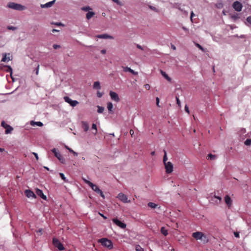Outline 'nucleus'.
<instances>
[{
    "label": "nucleus",
    "mask_w": 251,
    "mask_h": 251,
    "mask_svg": "<svg viewBox=\"0 0 251 251\" xmlns=\"http://www.w3.org/2000/svg\"><path fill=\"white\" fill-rule=\"evenodd\" d=\"M202 238L201 240L203 241L204 243H207L208 241V240L207 239V237L205 235L203 234V237H202Z\"/></svg>",
    "instance_id": "nucleus-38"
},
{
    "label": "nucleus",
    "mask_w": 251,
    "mask_h": 251,
    "mask_svg": "<svg viewBox=\"0 0 251 251\" xmlns=\"http://www.w3.org/2000/svg\"><path fill=\"white\" fill-rule=\"evenodd\" d=\"M244 143L246 146H250L251 145V139H247Z\"/></svg>",
    "instance_id": "nucleus-39"
},
{
    "label": "nucleus",
    "mask_w": 251,
    "mask_h": 251,
    "mask_svg": "<svg viewBox=\"0 0 251 251\" xmlns=\"http://www.w3.org/2000/svg\"><path fill=\"white\" fill-rule=\"evenodd\" d=\"M4 151V149L0 148V152H2Z\"/></svg>",
    "instance_id": "nucleus-63"
},
{
    "label": "nucleus",
    "mask_w": 251,
    "mask_h": 251,
    "mask_svg": "<svg viewBox=\"0 0 251 251\" xmlns=\"http://www.w3.org/2000/svg\"><path fill=\"white\" fill-rule=\"evenodd\" d=\"M112 1L119 5H122V3L119 0H112Z\"/></svg>",
    "instance_id": "nucleus-45"
},
{
    "label": "nucleus",
    "mask_w": 251,
    "mask_h": 251,
    "mask_svg": "<svg viewBox=\"0 0 251 251\" xmlns=\"http://www.w3.org/2000/svg\"><path fill=\"white\" fill-rule=\"evenodd\" d=\"M160 231L161 233L164 236H167L168 234L167 230H166L164 227H162L161 228Z\"/></svg>",
    "instance_id": "nucleus-29"
},
{
    "label": "nucleus",
    "mask_w": 251,
    "mask_h": 251,
    "mask_svg": "<svg viewBox=\"0 0 251 251\" xmlns=\"http://www.w3.org/2000/svg\"><path fill=\"white\" fill-rule=\"evenodd\" d=\"M176 103L179 106H180V101L179 100V99L178 98V97H176Z\"/></svg>",
    "instance_id": "nucleus-49"
},
{
    "label": "nucleus",
    "mask_w": 251,
    "mask_h": 251,
    "mask_svg": "<svg viewBox=\"0 0 251 251\" xmlns=\"http://www.w3.org/2000/svg\"><path fill=\"white\" fill-rule=\"evenodd\" d=\"M30 125L32 126H34L35 125H36L39 126H43V124L41 122H34V121H31Z\"/></svg>",
    "instance_id": "nucleus-24"
},
{
    "label": "nucleus",
    "mask_w": 251,
    "mask_h": 251,
    "mask_svg": "<svg viewBox=\"0 0 251 251\" xmlns=\"http://www.w3.org/2000/svg\"><path fill=\"white\" fill-rule=\"evenodd\" d=\"M95 13L92 11H89L86 14V18L88 20H90L91 18H92L95 15Z\"/></svg>",
    "instance_id": "nucleus-25"
},
{
    "label": "nucleus",
    "mask_w": 251,
    "mask_h": 251,
    "mask_svg": "<svg viewBox=\"0 0 251 251\" xmlns=\"http://www.w3.org/2000/svg\"><path fill=\"white\" fill-rule=\"evenodd\" d=\"M130 134L132 135L134 134V131L132 129H130L129 131Z\"/></svg>",
    "instance_id": "nucleus-60"
},
{
    "label": "nucleus",
    "mask_w": 251,
    "mask_h": 251,
    "mask_svg": "<svg viewBox=\"0 0 251 251\" xmlns=\"http://www.w3.org/2000/svg\"><path fill=\"white\" fill-rule=\"evenodd\" d=\"M51 151L54 153V155L58 159L62 156V155L60 154V153L57 151V150L55 148L52 149Z\"/></svg>",
    "instance_id": "nucleus-21"
},
{
    "label": "nucleus",
    "mask_w": 251,
    "mask_h": 251,
    "mask_svg": "<svg viewBox=\"0 0 251 251\" xmlns=\"http://www.w3.org/2000/svg\"><path fill=\"white\" fill-rule=\"evenodd\" d=\"M66 148L67 150H68V151H69L70 152L73 153V154H74L75 156H77L78 153H77V152H76L74 151L72 149H71V148H69V147H66Z\"/></svg>",
    "instance_id": "nucleus-34"
},
{
    "label": "nucleus",
    "mask_w": 251,
    "mask_h": 251,
    "mask_svg": "<svg viewBox=\"0 0 251 251\" xmlns=\"http://www.w3.org/2000/svg\"><path fill=\"white\" fill-rule=\"evenodd\" d=\"M55 0H53L52 1H50L49 2L46 3L45 4H41V7L42 8H48L51 7L53 3H54Z\"/></svg>",
    "instance_id": "nucleus-19"
},
{
    "label": "nucleus",
    "mask_w": 251,
    "mask_h": 251,
    "mask_svg": "<svg viewBox=\"0 0 251 251\" xmlns=\"http://www.w3.org/2000/svg\"><path fill=\"white\" fill-rule=\"evenodd\" d=\"M117 198L124 203H129L130 200H128L127 197L122 193H120L118 195Z\"/></svg>",
    "instance_id": "nucleus-5"
},
{
    "label": "nucleus",
    "mask_w": 251,
    "mask_h": 251,
    "mask_svg": "<svg viewBox=\"0 0 251 251\" xmlns=\"http://www.w3.org/2000/svg\"><path fill=\"white\" fill-rule=\"evenodd\" d=\"M156 105L160 107V105H159V99L158 97L156 98Z\"/></svg>",
    "instance_id": "nucleus-43"
},
{
    "label": "nucleus",
    "mask_w": 251,
    "mask_h": 251,
    "mask_svg": "<svg viewBox=\"0 0 251 251\" xmlns=\"http://www.w3.org/2000/svg\"><path fill=\"white\" fill-rule=\"evenodd\" d=\"M217 156L216 155H213L211 153L208 154L206 157L207 159H210L211 160H215Z\"/></svg>",
    "instance_id": "nucleus-27"
},
{
    "label": "nucleus",
    "mask_w": 251,
    "mask_h": 251,
    "mask_svg": "<svg viewBox=\"0 0 251 251\" xmlns=\"http://www.w3.org/2000/svg\"><path fill=\"white\" fill-rule=\"evenodd\" d=\"M98 37L99 38H102V39H113V37L110 35H108L107 34H101L98 36Z\"/></svg>",
    "instance_id": "nucleus-23"
},
{
    "label": "nucleus",
    "mask_w": 251,
    "mask_h": 251,
    "mask_svg": "<svg viewBox=\"0 0 251 251\" xmlns=\"http://www.w3.org/2000/svg\"><path fill=\"white\" fill-rule=\"evenodd\" d=\"M107 107L109 112H112L113 109V104L111 102H108L107 104Z\"/></svg>",
    "instance_id": "nucleus-30"
},
{
    "label": "nucleus",
    "mask_w": 251,
    "mask_h": 251,
    "mask_svg": "<svg viewBox=\"0 0 251 251\" xmlns=\"http://www.w3.org/2000/svg\"><path fill=\"white\" fill-rule=\"evenodd\" d=\"M93 87L94 89H100V83L99 81H96L94 82L93 85Z\"/></svg>",
    "instance_id": "nucleus-28"
},
{
    "label": "nucleus",
    "mask_w": 251,
    "mask_h": 251,
    "mask_svg": "<svg viewBox=\"0 0 251 251\" xmlns=\"http://www.w3.org/2000/svg\"><path fill=\"white\" fill-rule=\"evenodd\" d=\"M92 8L89 6H84L81 8V10L85 11H89L90 10H91Z\"/></svg>",
    "instance_id": "nucleus-37"
},
{
    "label": "nucleus",
    "mask_w": 251,
    "mask_h": 251,
    "mask_svg": "<svg viewBox=\"0 0 251 251\" xmlns=\"http://www.w3.org/2000/svg\"><path fill=\"white\" fill-rule=\"evenodd\" d=\"M97 95L98 96V98H101L102 95H103V93H101L99 91H98L97 93Z\"/></svg>",
    "instance_id": "nucleus-44"
},
{
    "label": "nucleus",
    "mask_w": 251,
    "mask_h": 251,
    "mask_svg": "<svg viewBox=\"0 0 251 251\" xmlns=\"http://www.w3.org/2000/svg\"><path fill=\"white\" fill-rule=\"evenodd\" d=\"M33 154H34V155L35 156L36 159L37 160H38L39 159V157H38V154L37 153H35V152H32Z\"/></svg>",
    "instance_id": "nucleus-54"
},
{
    "label": "nucleus",
    "mask_w": 251,
    "mask_h": 251,
    "mask_svg": "<svg viewBox=\"0 0 251 251\" xmlns=\"http://www.w3.org/2000/svg\"><path fill=\"white\" fill-rule=\"evenodd\" d=\"M64 99L65 102L69 103L71 106L73 107L76 106L78 103V102L77 100H73L67 96L64 97Z\"/></svg>",
    "instance_id": "nucleus-9"
},
{
    "label": "nucleus",
    "mask_w": 251,
    "mask_h": 251,
    "mask_svg": "<svg viewBox=\"0 0 251 251\" xmlns=\"http://www.w3.org/2000/svg\"><path fill=\"white\" fill-rule=\"evenodd\" d=\"M25 193V196L28 198H36L35 194L30 190H26Z\"/></svg>",
    "instance_id": "nucleus-13"
},
{
    "label": "nucleus",
    "mask_w": 251,
    "mask_h": 251,
    "mask_svg": "<svg viewBox=\"0 0 251 251\" xmlns=\"http://www.w3.org/2000/svg\"><path fill=\"white\" fill-rule=\"evenodd\" d=\"M123 70L125 72H129L132 74L134 75H137V72H135L134 70H132L130 68L128 67H123Z\"/></svg>",
    "instance_id": "nucleus-16"
},
{
    "label": "nucleus",
    "mask_w": 251,
    "mask_h": 251,
    "mask_svg": "<svg viewBox=\"0 0 251 251\" xmlns=\"http://www.w3.org/2000/svg\"><path fill=\"white\" fill-rule=\"evenodd\" d=\"M59 176L62 179H63L65 182H68V180L66 179V177L65 176V175L63 173H59Z\"/></svg>",
    "instance_id": "nucleus-33"
},
{
    "label": "nucleus",
    "mask_w": 251,
    "mask_h": 251,
    "mask_svg": "<svg viewBox=\"0 0 251 251\" xmlns=\"http://www.w3.org/2000/svg\"><path fill=\"white\" fill-rule=\"evenodd\" d=\"M211 201H214L216 202V203L218 204L221 202L222 201V198L220 197L214 195V197L211 198Z\"/></svg>",
    "instance_id": "nucleus-18"
},
{
    "label": "nucleus",
    "mask_w": 251,
    "mask_h": 251,
    "mask_svg": "<svg viewBox=\"0 0 251 251\" xmlns=\"http://www.w3.org/2000/svg\"><path fill=\"white\" fill-rule=\"evenodd\" d=\"M109 96L111 99L116 102H119L120 100L118 95L116 92L110 91Z\"/></svg>",
    "instance_id": "nucleus-11"
},
{
    "label": "nucleus",
    "mask_w": 251,
    "mask_h": 251,
    "mask_svg": "<svg viewBox=\"0 0 251 251\" xmlns=\"http://www.w3.org/2000/svg\"><path fill=\"white\" fill-rule=\"evenodd\" d=\"M99 214L102 217H103L104 219H107V217H105L103 214H101L100 213H99Z\"/></svg>",
    "instance_id": "nucleus-58"
},
{
    "label": "nucleus",
    "mask_w": 251,
    "mask_h": 251,
    "mask_svg": "<svg viewBox=\"0 0 251 251\" xmlns=\"http://www.w3.org/2000/svg\"><path fill=\"white\" fill-rule=\"evenodd\" d=\"M225 202L229 208L232 205V200L228 195H226L225 198Z\"/></svg>",
    "instance_id": "nucleus-14"
},
{
    "label": "nucleus",
    "mask_w": 251,
    "mask_h": 251,
    "mask_svg": "<svg viewBox=\"0 0 251 251\" xmlns=\"http://www.w3.org/2000/svg\"><path fill=\"white\" fill-rule=\"evenodd\" d=\"M99 243H101V244L109 249H112L113 248V244L111 240H108L107 238H103L100 239L99 241Z\"/></svg>",
    "instance_id": "nucleus-2"
},
{
    "label": "nucleus",
    "mask_w": 251,
    "mask_h": 251,
    "mask_svg": "<svg viewBox=\"0 0 251 251\" xmlns=\"http://www.w3.org/2000/svg\"><path fill=\"white\" fill-rule=\"evenodd\" d=\"M7 72L10 73L11 74L12 73V69L10 66H7Z\"/></svg>",
    "instance_id": "nucleus-41"
},
{
    "label": "nucleus",
    "mask_w": 251,
    "mask_h": 251,
    "mask_svg": "<svg viewBox=\"0 0 251 251\" xmlns=\"http://www.w3.org/2000/svg\"><path fill=\"white\" fill-rule=\"evenodd\" d=\"M7 54L6 53H4L2 54V58L1 59L2 62H8V61L11 60L10 57H7ZM8 55H9L10 54L8 53Z\"/></svg>",
    "instance_id": "nucleus-20"
},
{
    "label": "nucleus",
    "mask_w": 251,
    "mask_h": 251,
    "mask_svg": "<svg viewBox=\"0 0 251 251\" xmlns=\"http://www.w3.org/2000/svg\"><path fill=\"white\" fill-rule=\"evenodd\" d=\"M98 107V112L99 113H102L104 111V108L102 106H97Z\"/></svg>",
    "instance_id": "nucleus-32"
},
{
    "label": "nucleus",
    "mask_w": 251,
    "mask_h": 251,
    "mask_svg": "<svg viewBox=\"0 0 251 251\" xmlns=\"http://www.w3.org/2000/svg\"><path fill=\"white\" fill-rule=\"evenodd\" d=\"M247 21L250 23V24H251V16H249L248 17H247V19H246Z\"/></svg>",
    "instance_id": "nucleus-52"
},
{
    "label": "nucleus",
    "mask_w": 251,
    "mask_h": 251,
    "mask_svg": "<svg viewBox=\"0 0 251 251\" xmlns=\"http://www.w3.org/2000/svg\"><path fill=\"white\" fill-rule=\"evenodd\" d=\"M57 31H58V30H56V29H53L52 30V32H57Z\"/></svg>",
    "instance_id": "nucleus-64"
},
{
    "label": "nucleus",
    "mask_w": 251,
    "mask_h": 251,
    "mask_svg": "<svg viewBox=\"0 0 251 251\" xmlns=\"http://www.w3.org/2000/svg\"><path fill=\"white\" fill-rule=\"evenodd\" d=\"M1 126L5 128V134H9L11 132L13 128L9 125H7L4 121L1 122Z\"/></svg>",
    "instance_id": "nucleus-6"
},
{
    "label": "nucleus",
    "mask_w": 251,
    "mask_h": 251,
    "mask_svg": "<svg viewBox=\"0 0 251 251\" xmlns=\"http://www.w3.org/2000/svg\"><path fill=\"white\" fill-rule=\"evenodd\" d=\"M164 151V155L163 157V163H164V164H165V163H167V160L168 158L167 157L166 151L165 150Z\"/></svg>",
    "instance_id": "nucleus-35"
},
{
    "label": "nucleus",
    "mask_w": 251,
    "mask_h": 251,
    "mask_svg": "<svg viewBox=\"0 0 251 251\" xmlns=\"http://www.w3.org/2000/svg\"><path fill=\"white\" fill-rule=\"evenodd\" d=\"M137 48H138L139 49H141L142 50H143V48L140 45H137Z\"/></svg>",
    "instance_id": "nucleus-59"
},
{
    "label": "nucleus",
    "mask_w": 251,
    "mask_h": 251,
    "mask_svg": "<svg viewBox=\"0 0 251 251\" xmlns=\"http://www.w3.org/2000/svg\"><path fill=\"white\" fill-rule=\"evenodd\" d=\"M113 222L116 224L117 226H119L120 227L124 229L126 227V224L122 222L117 218H114L112 220Z\"/></svg>",
    "instance_id": "nucleus-10"
},
{
    "label": "nucleus",
    "mask_w": 251,
    "mask_h": 251,
    "mask_svg": "<svg viewBox=\"0 0 251 251\" xmlns=\"http://www.w3.org/2000/svg\"><path fill=\"white\" fill-rule=\"evenodd\" d=\"M92 129L94 130V132H93V134H94L95 135H96L98 132L96 124H92Z\"/></svg>",
    "instance_id": "nucleus-31"
},
{
    "label": "nucleus",
    "mask_w": 251,
    "mask_h": 251,
    "mask_svg": "<svg viewBox=\"0 0 251 251\" xmlns=\"http://www.w3.org/2000/svg\"><path fill=\"white\" fill-rule=\"evenodd\" d=\"M232 7L236 11L240 12L242 10L243 6L240 2L236 1L233 3Z\"/></svg>",
    "instance_id": "nucleus-8"
},
{
    "label": "nucleus",
    "mask_w": 251,
    "mask_h": 251,
    "mask_svg": "<svg viewBox=\"0 0 251 251\" xmlns=\"http://www.w3.org/2000/svg\"><path fill=\"white\" fill-rule=\"evenodd\" d=\"M8 29H11V30H14L16 29V27L12 26H9L8 27Z\"/></svg>",
    "instance_id": "nucleus-56"
},
{
    "label": "nucleus",
    "mask_w": 251,
    "mask_h": 251,
    "mask_svg": "<svg viewBox=\"0 0 251 251\" xmlns=\"http://www.w3.org/2000/svg\"><path fill=\"white\" fill-rule=\"evenodd\" d=\"M37 233L40 235H42L43 234V229H39L37 231Z\"/></svg>",
    "instance_id": "nucleus-46"
},
{
    "label": "nucleus",
    "mask_w": 251,
    "mask_h": 251,
    "mask_svg": "<svg viewBox=\"0 0 251 251\" xmlns=\"http://www.w3.org/2000/svg\"><path fill=\"white\" fill-rule=\"evenodd\" d=\"M7 6L9 8L19 11H22L26 9L25 6L14 2H9Z\"/></svg>",
    "instance_id": "nucleus-3"
},
{
    "label": "nucleus",
    "mask_w": 251,
    "mask_h": 251,
    "mask_svg": "<svg viewBox=\"0 0 251 251\" xmlns=\"http://www.w3.org/2000/svg\"><path fill=\"white\" fill-rule=\"evenodd\" d=\"M53 48L54 49L56 50L57 49L60 48V46L54 44V45H53Z\"/></svg>",
    "instance_id": "nucleus-48"
},
{
    "label": "nucleus",
    "mask_w": 251,
    "mask_h": 251,
    "mask_svg": "<svg viewBox=\"0 0 251 251\" xmlns=\"http://www.w3.org/2000/svg\"><path fill=\"white\" fill-rule=\"evenodd\" d=\"M234 235L237 238H239V233L238 232H235L234 233Z\"/></svg>",
    "instance_id": "nucleus-53"
},
{
    "label": "nucleus",
    "mask_w": 251,
    "mask_h": 251,
    "mask_svg": "<svg viewBox=\"0 0 251 251\" xmlns=\"http://www.w3.org/2000/svg\"><path fill=\"white\" fill-rule=\"evenodd\" d=\"M86 184H87L93 191H94L97 194H99L103 199L105 198V196L103 192L100 189H99L97 185L93 184L91 181L86 182Z\"/></svg>",
    "instance_id": "nucleus-1"
},
{
    "label": "nucleus",
    "mask_w": 251,
    "mask_h": 251,
    "mask_svg": "<svg viewBox=\"0 0 251 251\" xmlns=\"http://www.w3.org/2000/svg\"><path fill=\"white\" fill-rule=\"evenodd\" d=\"M39 65H38L36 71V75H38L39 73Z\"/></svg>",
    "instance_id": "nucleus-55"
},
{
    "label": "nucleus",
    "mask_w": 251,
    "mask_h": 251,
    "mask_svg": "<svg viewBox=\"0 0 251 251\" xmlns=\"http://www.w3.org/2000/svg\"><path fill=\"white\" fill-rule=\"evenodd\" d=\"M100 52L102 53V54H105L106 53V50H101L100 51Z\"/></svg>",
    "instance_id": "nucleus-57"
},
{
    "label": "nucleus",
    "mask_w": 251,
    "mask_h": 251,
    "mask_svg": "<svg viewBox=\"0 0 251 251\" xmlns=\"http://www.w3.org/2000/svg\"><path fill=\"white\" fill-rule=\"evenodd\" d=\"M192 236L196 240H201L203 237V233L201 232H196L192 234Z\"/></svg>",
    "instance_id": "nucleus-12"
},
{
    "label": "nucleus",
    "mask_w": 251,
    "mask_h": 251,
    "mask_svg": "<svg viewBox=\"0 0 251 251\" xmlns=\"http://www.w3.org/2000/svg\"><path fill=\"white\" fill-rule=\"evenodd\" d=\"M52 244L55 248H57L60 251H64L65 250L62 244L56 238H53Z\"/></svg>",
    "instance_id": "nucleus-4"
},
{
    "label": "nucleus",
    "mask_w": 251,
    "mask_h": 251,
    "mask_svg": "<svg viewBox=\"0 0 251 251\" xmlns=\"http://www.w3.org/2000/svg\"><path fill=\"white\" fill-rule=\"evenodd\" d=\"M195 16V14L193 11L191 13L190 19L192 22H193V17Z\"/></svg>",
    "instance_id": "nucleus-51"
},
{
    "label": "nucleus",
    "mask_w": 251,
    "mask_h": 251,
    "mask_svg": "<svg viewBox=\"0 0 251 251\" xmlns=\"http://www.w3.org/2000/svg\"><path fill=\"white\" fill-rule=\"evenodd\" d=\"M160 73H161V75H163V76H164V77H165V78H166V79L168 81H169V82H171V80H172L171 78V77H170L168 75H167V74H166V73L165 72H164V71H163L161 70V71H160Z\"/></svg>",
    "instance_id": "nucleus-22"
},
{
    "label": "nucleus",
    "mask_w": 251,
    "mask_h": 251,
    "mask_svg": "<svg viewBox=\"0 0 251 251\" xmlns=\"http://www.w3.org/2000/svg\"><path fill=\"white\" fill-rule=\"evenodd\" d=\"M82 127L85 132H87L89 129V126L87 122L82 121L81 122Z\"/></svg>",
    "instance_id": "nucleus-17"
},
{
    "label": "nucleus",
    "mask_w": 251,
    "mask_h": 251,
    "mask_svg": "<svg viewBox=\"0 0 251 251\" xmlns=\"http://www.w3.org/2000/svg\"><path fill=\"white\" fill-rule=\"evenodd\" d=\"M144 88L147 89V90H149L150 89V86L148 84H146L144 85Z\"/></svg>",
    "instance_id": "nucleus-47"
},
{
    "label": "nucleus",
    "mask_w": 251,
    "mask_h": 251,
    "mask_svg": "<svg viewBox=\"0 0 251 251\" xmlns=\"http://www.w3.org/2000/svg\"><path fill=\"white\" fill-rule=\"evenodd\" d=\"M155 151H153L151 152V155L152 156L154 155H155Z\"/></svg>",
    "instance_id": "nucleus-62"
},
{
    "label": "nucleus",
    "mask_w": 251,
    "mask_h": 251,
    "mask_svg": "<svg viewBox=\"0 0 251 251\" xmlns=\"http://www.w3.org/2000/svg\"><path fill=\"white\" fill-rule=\"evenodd\" d=\"M36 194L42 198L43 200H46L47 197L43 194V191L39 189H37L36 190Z\"/></svg>",
    "instance_id": "nucleus-15"
},
{
    "label": "nucleus",
    "mask_w": 251,
    "mask_h": 251,
    "mask_svg": "<svg viewBox=\"0 0 251 251\" xmlns=\"http://www.w3.org/2000/svg\"><path fill=\"white\" fill-rule=\"evenodd\" d=\"M58 160H59V161L61 163H62L63 164L65 163V160L64 158L62 156L60 158H59L58 159Z\"/></svg>",
    "instance_id": "nucleus-42"
},
{
    "label": "nucleus",
    "mask_w": 251,
    "mask_h": 251,
    "mask_svg": "<svg viewBox=\"0 0 251 251\" xmlns=\"http://www.w3.org/2000/svg\"><path fill=\"white\" fill-rule=\"evenodd\" d=\"M164 165L166 169V172L167 174H170L173 172V165L171 162H167V163L164 164Z\"/></svg>",
    "instance_id": "nucleus-7"
},
{
    "label": "nucleus",
    "mask_w": 251,
    "mask_h": 251,
    "mask_svg": "<svg viewBox=\"0 0 251 251\" xmlns=\"http://www.w3.org/2000/svg\"><path fill=\"white\" fill-rule=\"evenodd\" d=\"M135 250L136 251H144V249L139 245L136 246Z\"/></svg>",
    "instance_id": "nucleus-36"
},
{
    "label": "nucleus",
    "mask_w": 251,
    "mask_h": 251,
    "mask_svg": "<svg viewBox=\"0 0 251 251\" xmlns=\"http://www.w3.org/2000/svg\"><path fill=\"white\" fill-rule=\"evenodd\" d=\"M172 48L174 50H175L176 49V47H175L174 45H172Z\"/></svg>",
    "instance_id": "nucleus-61"
},
{
    "label": "nucleus",
    "mask_w": 251,
    "mask_h": 251,
    "mask_svg": "<svg viewBox=\"0 0 251 251\" xmlns=\"http://www.w3.org/2000/svg\"><path fill=\"white\" fill-rule=\"evenodd\" d=\"M148 205L149 207L151 208H156L157 207H158V205L153 203V202H150L148 203Z\"/></svg>",
    "instance_id": "nucleus-26"
},
{
    "label": "nucleus",
    "mask_w": 251,
    "mask_h": 251,
    "mask_svg": "<svg viewBox=\"0 0 251 251\" xmlns=\"http://www.w3.org/2000/svg\"><path fill=\"white\" fill-rule=\"evenodd\" d=\"M195 45L196 47H197L200 50H201V51L204 52V49L202 48V47L200 45V44H198V43H195Z\"/></svg>",
    "instance_id": "nucleus-40"
},
{
    "label": "nucleus",
    "mask_w": 251,
    "mask_h": 251,
    "mask_svg": "<svg viewBox=\"0 0 251 251\" xmlns=\"http://www.w3.org/2000/svg\"><path fill=\"white\" fill-rule=\"evenodd\" d=\"M185 110L187 113H188V114L190 112H189V107L187 105H186L185 106Z\"/></svg>",
    "instance_id": "nucleus-50"
}]
</instances>
